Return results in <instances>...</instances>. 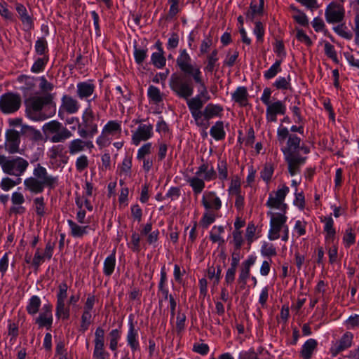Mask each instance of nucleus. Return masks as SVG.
Here are the masks:
<instances>
[{
	"mask_svg": "<svg viewBox=\"0 0 359 359\" xmlns=\"http://www.w3.org/2000/svg\"><path fill=\"white\" fill-rule=\"evenodd\" d=\"M218 178L224 181L228 178L227 165L225 161H219L217 163ZM217 174L212 165L208 163H203L198 168L191 177L186 179V182L191 187L194 195L197 196L203 192L205 188V182L216 180Z\"/></svg>",
	"mask_w": 359,
	"mask_h": 359,
	"instance_id": "nucleus-1",
	"label": "nucleus"
},
{
	"mask_svg": "<svg viewBox=\"0 0 359 359\" xmlns=\"http://www.w3.org/2000/svg\"><path fill=\"white\" fill-rule=\"evenodd\" d=\"M176 64L178 68L184 74L192 77L194 82L198 85V97L205 102L210 100L205 81L203 79L202 72L196 64L192 62L191 57L186 49H181L176 59Z\"/></svg>",
	"mask_w": 359,
	"mask_h": 359,
	"instance_id": "nucleus-2",
	"label": "nucleus"
},
{
	"mask_svg": "<svg viewBox=\"0 0 359 359\" xmlns=\"http://www.w3.org/2000/svg\"><path fill=\"white\" fill-rule=\"evenodd\" d=\"M33 175L24 180L25 189L34 194H41L45 188L54 189L59 184V177L48 173L40 163L34 165Z\"/></svg>",
	"mask_w": 359,
	"mask_h": 359,
	"instance_id": "nucleus-3",
	"label": "nucleus"
},
{
	"mask_svg": "<svg viewBox=\"0 0 359 359\" xmlns=\"http://www.w3.org/2000/svg\"><path fill=\"white\" fill-rule=\"evenodd\" d=\"M201 203L205 211L199 223L203 228L208 229L220 217L222 201L215 191H205L202 195Z\"/></svg>",
	"mask_w": 359,
	"mask_h": 359,
	"instance_id": "nucleus-4",
	"label": "nucleus"
},
{
	"mask_svg": "<svg viewBox=\"0 0 359 359\" xmlns=\"http://www.w3.org/2000/svg\"><path fill=\"white\" fill-rule=\"evenodd\" d=\"M50 102V96L32 97L26 100L27 116L34 121H42L52 117L55 114V109L48 111L47 108Z\"/></svg>",
	"mask_w": 359,
	"mask_h": 359,
	"instance_id": "nucleus-5",
	"label": "nucleus"
},
{
	"mask_svg": "<svg viewBox=\"0 0 359 359\" xmlns=\"http://www.w3.org/2000/svg\"><path fill=\"white\" fill-rule=\"evenodd\" d=\"M122 136V122L119 120H109L102 127L95 142L100 149L109 147L113 140Z\"/></svg>",
	"mask_w": 359,
	"mask_h": 359,
	"instance_id": "nucleus-6",
	"label": "nucleus"
},
{
	"mask_svg": "<svg viewBox=\"0 0 359 359\" xmlns=\"http://www.w3.org/2000/svg\"><path fill=\"white\" fill-rule=\"evenodd\" d=\"M277 139L281 146L280 150L284 156L299 155L301 138L294 134H290L286 127H279L277 130Z\"/></svg>",
	"mask_w": 359,
	"mask_h": 359,
	"instance_id": "nucleus-7",
	"label": "nucleus"
},
{
	"mask_svg": "<svg viewBox=\"0 0 359 359\" xmlns=\"http://www.w3.org/2000/svg\"><path fill=\"white\" fill-rule=\"evenodd\" d=\"M290 192V188L285 184H280L276 191L269 193L266 202L269 211H274L276 214H287L288 205L285 199Z\"/></svg>",
	"mask_w": 359,
	"mask_h": 359,
	"instance_id": "nucleus-8",
	"label": "nucleus"
},
{
	"mask_svg": "<svg viewBox=\"0 0 359 359\" xmlns=\"http://www.w3.org/2000/svg\"><path fill=\"white\" fill-rule=\"evenodd\" d=\"M29 165L28 161L22 157L0 155V165L6 175L20 177L26 172Z\"/></svg>",
	"mask_w": 359,
	"mask_h": 359,
	"instance_id": "nucleus-9",
	"label": "nucleus"
},
{
	"mask_svg": "<svg viewBox=\"0 0 359 359\" xmlns=\"http://www.w3.org/2000/svg\"><path fill=\"white\" fill-rule=\"evenodd\" d=\"M99 116L93 111L90 104L83 110L81 116V127H79L78 134L85 138L87 136L93 137L98 133Z\"/></svg>",
	"mask_w": 359,
	"mask_h": 359,
	"instance_id": "nucleus-10",
	"label": "nucleus"
},
{
	"mask_svg": "<svg viewBox=\"0 0 359 359\" xmlns=\"http://www.w3.org/2000/svg\"><path fill=\"white\" fill-rule=\"evenodd\" d=\"M42 130L46 137L53 143L64 142L73 135L67 128L55 120L46 123Z\"/></svg>",
	"mask_w": 359,
	"mask_h": 359,
	"instance_id": "nucleus-11",
	"label": "nucleus"
},
{
	"mask_svg": "<svg viewBox=\"0 0 359 359\" xmlns=\"http://www.w3.org/2000/svg\"><path fill=\"white\" fill-rule=\"evenodd\" d=\"M267 215L270 217L267 237L269 241L278 240L280 237V232L288 227L286 224L287 216L286 214H276L274 211H268Z\"/></svg>",
	"mask_w": 359,
	"mask_h": 359,
	"instance_id": "nucleus-12",
	"label": "nucleus"
},
{
	"mask_svg": "<svg viewBox=\"0 0 359 359\" xmlns=\"http://www.w3.org/2000/svg\"><path fill=\"white\" fill-rule=\"evenodd\" d=\"M69 285L65 281L60 283L56 293L55 316L60 320H67L69 318V309L67 306Z\"/></svg>",
	"mask_w": 359,
	"mask_h": 359,
	"instance_id": "nucleus-13",
	"label": "nucleus"
},
{
	"mask_svg": "<svg viewBox=\"0 0 359 359\" xmlns=\"http://www.w3.org/2000/svg\"><path fill=\"white\" fill-rule=\"evenodd\" d=\"M169 86L177 97L184 100H187L194 93L192 83L175 74H172L170 76Z\"/></svg>",
	"mask_w": 359,
	"mask_h": 359,
	"instance_id": "nucleus-14",
	"label": "nucleus"
},
{
	"mask_svg": "<svg viewBox=\"0 0 359 359\" xmlns=\"http://www.w3.org/2000/svg\"><path fill=\"white\" fill-rule=\"evenodd\" d=\"M22 100L19 94L8 92L0 96V111L4 114L15 113L21 107Z\"/></svg>",
	"mask_w": 359,
	"mask_h": 359,
	"instance_id": "nucleus-15",
	"label": "nucleus"
},
{
	"mask_svg": "<svg viewBox=\"0 0 359 359\" xmlns=\"http://www.w3.org/2000/svg\"><path fill=\"white\" fill-rule=\"evenodd\" d=\"M345 16L344 5L336 1H332L325 8V17L327 23H341Z\"/></svg>",
	"mask_w": 359,
	"mask_h": 359,
	"instance_id": "nucleus-16",
	"label": "nucleus"
},
{
	"mask_svg": "<svg viewBox=\"0 0 359 359\" xmlns=\"http://www.w3.org/2000/svg\"><path fill=\"white\" fill-rule=\"evenodd\" d=\"M153 135L154 130L151 124H140L135 130L132 131L131 143L138 146L142 142H147Z\"/></svg>",
	"mask_w": 359,
	"mask_h": 359,
	"instance_id": "nucleus-17",
	"label": "nucleus"
},
{
	"mask_svg": "<svg viewBox=\"0 0 359 359\" xmlns=\"http://www.w3.org/2000/svg\"><path fill=\"white\" fill-rule=\"evenodd\" d=\"M95 85L93 81L79 82L76 84V95L80 100H86L88 104L97 97L95 94Z\"/></svg>",
	"mask_w": 359,
	"mask_h": 359,
	"instance_id": "nucleus-18",
	"label": "nucleus"
},
{
	"mask_svg": "<svg viewBox=\"0 0 359 359\" xmlns=\"http://www.w3.org/2000/svg\"><path fill=\"white\" fill-rule=\"evenodd\" d=\"M93 149H94L93 142L82 138L74 139L67 144V151L71 156L77 155L87 150L91 151Z\"/></svg>",
	"mask_w": 359,
	"mask_h": 359,
	"instance_id": "nucleus-19",
	"label": "nucleus"
},
{
	"mask_svg": "<svg viewBox=\"0 0 359 359\" xmlns=\"http://www.w3.org/2000/svg\"><path fill=\"white\" fill-rule=\"evenodd\" d=\"M6 140L4 142L5 150L8 154L20 153V133L13 130H8L6 133Z\"/></svg>",
	"mask_w": 359,
	"mask_h": 359,
	"instance_id": "nucleus-20",
	"label": "nucleus"
},
{
	"mask_svg": "<svg viewBox=\"0 0 359 359\" xmlns=\"http://www.w3.org/2000/svg\"><path fill=\"white\" fill-rule=\"evenodd\" d=\"M353 339V334L350 332H346L342 337L335 342H332L330 351L333 357H336L339 353L351 346Z\"/></svg>",
	"mask_w": 359,
	"mask_h": 359,
	"instance_id": "nucleus-21",
	"label": "nucleus"
},
{
	"mask_svg": "<svg viewBox=\"0 0 359 359\" xmlns=\"http://www.w3.org/2000/svg\"><path fill=\"white\" fill-rule=\"evenodd\" d=\"M286 105L282 100H276L266 106V119L267 122H276L278 115H284Z\"/></svg>",
	"mask_w": 359,
	"mask_h": 359,
	"instance_id": "nucleus-22",
	"label": "nucleus"
},
{
	"mask_svg": "<svg viewBox=\"0 0 359 359\" xmlns=\"http://www.w3.org/2000/svg\"><path fill=\"white\" fill-rule=\"evenodd\" d=\"M256 260L257 257L254 255H250L242 262L239 269L238 283H241L243 285L247 283L248 279L250 277L251 267L255 264Z\"/></svg>",
	"mask_w": 359,
	"mask_h": 359,
	"instance_id": "nucleus-23",
	"label": "nucleus"
},
{
	"mask_svg": "<svg viewBox=\"0 0 359 359\" xmlns=\"http://www.w3.org/2000/svg\"><path fill=\"white\" fill-rule=\"evenodd\" d=\"M80 107L81 105L76 98L69 95H64L61 98L59 113L60 114L62 111L69 114H76L79 110Z\"/></svg>",
	"mask_w": 359,
	"mask_h": 359,
	"instance_id": "nucleus-24",
	"label": "nucleus"
},
{
	"mask_svg": "<svg viewBox=\"0 0 359 359\" xmlns=\"http://www.w3.org/2000/svg\"><path fill=\"white\" fill-rule=\"evenodd\" d=\"M288 165V172L291 176H294L300 172V168L304 165L306 157L300 155L284 156Z\"/></svg>",
	"mask_w": 359,
	"mask_h": 359,
	"instance_id": "nucleus-25",
	"label": "nucleus"
},
{
	"mask_svg": "<svg viewBox=\"0 0 359 359\" xmlns=\"http://www.w3.org/2000/svg\"><path fill=\"white\" fill-rule=\"evenodd\" d=\"M17 81L21 86L19 89L23 93L25 96H28L33 93L35 88V78L27 75H20Z\"/></svg>",
	"mask_w": 359,
	"mask_h": 359,
	"instance_id": "nucleus-26",
	"label": "nucleus"
},
{
	"mask_svg": "<svg viewBox=\"0 0 359 359\" xmlns=\"http://www.w3.org/2000/svg\"><path fill=\"white\" fill-rule=\"evenodd\" d=\"M15 10L26 30H31L34 27V22L32 17L28 14L26 7L21 3H15Z\"/></svg>",
	"mask_w": 359,
	"mask_h": 359,
	"instance_id": "nucleus-27",
	"label": "nucleus"
},
{
	"mask_svg": "<svg viewBox=\"0 0 359 359\" xmlns=\"http://www.w3.org/2000/svg\"><path fill=\"white\" fill-rule=\"evenodd\" d=\"M248 97L249 94L245 86H238L231 94L232 100L242 107L248 104Z\"/></svg>",
	"mask_w": 359,
	"mask_h": 359,
	"instance_id": "nucleus-28",
	"label": "nucleus"
},
{
	"mask_svg": "<svg viewBox=\"0 0 359 359\" xmlns=\"http://www.w3.org/2000/svg\"><path fill=\"white\" fill-rule=\"evenodd\" d=\"M264 0H259V4L252 0L249 10L246 12L247 20L253 22L256 16H261L264 13Z\"/></svg>",
	"mask_w": 359,
	"mask_h": 359,
	"instance_id": "nucleus-29",
	"label": "nucleus"
},
{
	"mask_svg": "<svg viewBox=\"0 0 359 359\" xmlns=\"http://www.w3.org/2000/svg\"><path fill=\"white\" fill-rule=\"evenodd\" d=\"M126 341L128 345L130 347L133 353L140 350V344L138 341V332L135 330L133 323L129 325Z\"/></svg>",
	"mask_w": 359,
	"mask_h": 359,
	"instance_id": "nucleus-30",
	"label": "nucleus"
},
{
	"mask_svg": "<svg viewBox=\"0 0 359 359\" xmlns=\"http://www.w3.org/2000/svg\"><path fill=\"white\" fill-rule=\"evenodd\" d=\"M67 224L70 229V234L74 238H82L88 233V229H90L88 225L80 226L72 219H68Z\"/></svg>",
	"mask_w": 359,
	"mask_h": 359,
	"instance_id": "nucleus-31",
	"label": "nucleus"
},
{
	"mask_svg": "<svg viewBox=\"0 0 359 359\" xmlns=\"http://www.w3.org/2000/svg\"><path fill=\"white\" fill-rule=\"evenodd\" d=\"M116 250L114 249L111 253L107 256L103 263V273L106 276H110L114 273L116 267Z\"/></svg>",
	"mask_w": 359,
	"mask_h": 359,
	"instance_id": "nucleus-32",
	"label": "nucleus"
},
{
	"mask_svg": "<svg viewBox=\"0 0 359 359\" xmlns=\"http://www.w3.org/2000/svg\"><path fill=\"white\" fill-rule=\"evenodd\" d=\"M318 342L314 339H309L303 344L301 350V356L304 359H310L316 350Z\"/></svg>",
	"mask_w": 359,
	"mask_h": 359,
	"instance_id": "nucleus-33",
	"label": "nucleus"
},
{
	"mask_svg": "<svg viewBox=\"0 0 359 359\" xmlns=\"http://www.w3.org/2000/svg\"><path fill=\"white\" fill-rule=\"evenodd\" d=\"M222 111L223 107L220 104L209 103L203 110V116L209 121L213 117L219 116Z\"/></svg>",
	"mask_w": 359,
	"mask_h": 359,
	"instance_id": "nucleus-34",
	"label": "nucleus"
},
{
	"mask_svg": "<svg viewBox=\"0 0 359 359\" xmlns=\"http://www.w3.org/2000/svg\"><path fill=\"white\" fill-rule=\"evenodd\" d=\"M21 132L33 142H39L43 141L41 133L32 126L22 125Z\"/></svg>",
	"mask_w": 359,
	"mask_h": 359,
	"instance_id": "nucleus-35",
	"label": "nucleus"
},
{
	"mask_svg": "<svg viewBox=\"0 0 359 359\" xmlns=\"http://www.w3.org/2000/svg\"><path fill=\"white\" fill-rule=\"evenodd\" d=\"M34 321L39 328L46 327L49 330L51 328L53 322V314L41 312L39 316L34 319Z\"/></svg>",
	"mask_w": 359,
	"mask_h": 359,
	"instance_id": "nucleus-36",
	"label": "nucleus"
},
{
	"mask_svg": "<svg viewBox=\"0 0 359 359\" xmlns=\"http://www.w3.org/2000/svg\"><path fill=\"white\" fill-rule=\"evenodd\" d=\"M41 305V300L40 297L37 295H33L29 299L27 302L26 311L28 314L34 316L39 312Z\"/></svg>",
	"mask_w": 359,
	"mask_h": 359,
	"instance_id": "nucleus-37",
	"label": "nucleus"
},
{
	"mask_svg": "<svg viewBox=\"0 0 359 359\" xmlns=\"http://www.w3.org/2000/svg\"><path fill=\"white\" fill-rule=\"evenodd\" d=\"M210 134L215 140H222L224 139L226 133L224 129L223 121H217L210 128Z\"/></svg>",
	"mask_w": 359,
	"mask_h": 359,
	"instance_id": "nucleus-38",
	"label": "nucleus"
},
{
	"mask_svg": "<svg viewBox=\"0 0 359 359\" xmlns=\"http://www.w3.org/2000/svg\"><path fill=\"white\" fill-rule=\"evenodd\" d=\"M169 4V10L168 12V17L169 18H174L181 11L184 6L183 0H168Z\"/></svg>",
	"mask_w": 359,
	"mask_h": 359,
	"instance_id": "nucleus-39",
	"label": "nucleus"
},
{
	"mask_svg": "<svg viewBox=\"0 0 359 359\" xmlns=\"http://www.w3.org/2000/svg\"><path fill=\"white\" fill-rule=\"evenodd\" d=\"M224 232L223 226H214L210 232V239L212 243H217L219 245L224 243L222 234Z\"/></svg>",
	"mask_w": 359,
	"mask_h": 359,
	"instance_id": "nucleus-40",
	"label": "nucleus"
},
{
	"mask_svg": "<svg viewBox=\"0 0 359 359\" xmlns=\"http://www.w3.org/2000/svg\"><path fill=\"white\" fill-rule=\"evenodd\" d=\"M186 100L190 113L201 111L203 104L206 102L203 100L196 96L192 98L189 97Z\"/></svg>",
	"mask_w": 359,
	"mask_h": 359,
	"instance_id": "nucleus-41",
	"label": "nucleus"
},
{
	"mask_svg": "<svg viewBox=\"0 0 359 359\" xmlns=\"http://www.w3.org/2000/svg\"><path fill=\"white\" fill-rule=\"evenodd\" d=\"M218 51L217 50L215 49L212 51V53L207 56V65L204 67V71L207 72L212 73L215 69V67H218Z\"/></svg>",
	"mask_w": 359,
	"mask_h": 359,
	"instance_id": "nucleus-42",
	"label": "nucleus"
},
{
	"mask_svg": "<svg viewBox=\"0 0 359 359\" xmlns=\"http://www.w3.org/2000/svg\"><path fill=\"white\" fill-rule=\"evenodd\" d=\"M147 95L153 104H157L163 101V95L161 90L154 86H150L148 88Z\"/></svg>",
	"mask_w": 359,
	"mask_h": 359,
	"instance_id": "nucleus-43",
	"label": "nucleus"
},
{
	"mask_svg": "<svg viewBox=\"0 0 359 359\" xmlns=\"http://www.w3.org/2000/svg\"><path fill=\"white\" fill-rule=\"evenodd\" d=\"M48 55H44L41 57L37 58L31 67V72L35 74H39L43 72L48 62Z\"/></svg>",
	"mask_w": 359,
	"mask_h": 359,
	"instance_id": "nucleus-44",
	"label": "nucleus"
},
{
	"mask_svg": "<svg viewBox=\"0 0 359 359\" xmlns=\"http://www.w3.org/2000/svg\"><path fill=\"white\" fill-rule=\"evenodd\" d=\"M281 63L282 60H276L268 70L264 72V77L268 80L274 78L282 70Z\"/></svg>",
	"mask_w": 359,
	"mask_h": 359,
	"instance_id": "nucleus-45",
	"label": "nucleus"
},
{
	"mask_svg": "<svg viewBox=\"0 0 359 359\" xmlns=\"http://www.w3.org/2000/svg\"><path fill=\"white\" fill-rule=\"evenodd\" d=\"M151 62L156 68H163L166 64V59L164 57V52L153 53L151 56Z\"/></svg>",
	"mask_w": 359,
	"mask_h": 359,
	"instance_id": "nucleus-46",
	"label": "nucleus"
},
{
	"mask_svg": "<svg viewBox=\"0 0 359 359\" xmlns=\"http://www.w3.org/2000/svg\"><path fill=\"white\" fill-rule=\"evenodd\" d=\"M274 172V165L272 163L264 164L260 172V177L266 183H269Z\"/></svg>",
	"mask_w": 359,
	"mask_h": 359,
	"instance_id": "nucleus-47",
	"label": "nucleus"
},
{
	"mask_svg": "<svg viewBox=\"0 0 359 359\" xmlns=\"http://www.w3.org/2000/svg\"><path fill=\"white\" fill-rule=\"evenodd\" d=\"M260 252L263 257H267L276 256L277 254L276 249L273 244L267 241L262 242Z\"/></svg>",
	"mask_w": 359,
	"mask_h": 359,
	"instance_id": "nucleus-48",
	"label": "nucleus"
},
{
	"mask_svg": "<svg viewBox=\"0 0 359 359\" xmlns=\"http://www.w3.org/2000/svg\"><path fill=\"white\" fill-rule=\"evenodd\" d=\"M294 11L292 18L294 21L302 27H307L309 25V18L306 15L299 9L292 7Z\"/></svg>",
	"mask_w": 359,
	"mask_h": 359,
	"instance_id": "nucleus-49",
	"label": "nucleus"
},
{
	"mask_svg": "<svg viewBox=\"0 0 359 359\" xmlns=\"http://www.w3.org/2000/svg\"><path fill=\"white\" fill-rule=\"evenodd\" d=\"M291 77L288 75L287 77L279 76L276 79L273 86L278 90H291L292 86L290 83Z\"/></svg>",
	"mask_w": 359,
	"mask_h": 359,
	"instance_id": "nucleus-50",
	"label": "nucleus"
},
{
	"mask_svg": "<svg viewBox=\"0 0 359 359\" xmlns=\"http://www.w3.org/2000/svg\"><path fill=\"white\" fill-rule=\"evenodd\" d=\"M252 32L256 36L257 42L259 43H263L265 34V27L261 21L257 20L255 22V27Z\"/></svg>",
	"mask_w": 359,
	"mask_h": 359,
	"instance_id": "nucleus-51",
	"label": "nucleus"
},
{
	"mask_svg": "<svg viewBox=\"0 0 359 359\" xmlns=\"http://www.w3.org/2000/svg\"><path fill=\"white\" fill-rule=\"evenodd\" d=\"M36 53L39 55H48V42L45 38L41 37L39 38L36 42L34 46Z\"/></svg>",
	"mask_w": 359,
	"mask_h": 359,
	"instance_id": "nucleus-52",
	"label": "nucleus"
},
{
	"mask_svg": "<svg viewBox=\"0 0 359 359\" xmlns=\"http://www.w3.org/2000/svg\"><path fill=\"white\" fill-rule=\"evenodd\" d=\"M153 149V144L150 142L143 144L137 150V159L141 161L142 158H146L147 156L151 154Z\"/></svg>",
	"mask_w": 359,
	"mask_h": 359,
	"instance_id": "nucleus-53",
	"label": "nucleus"
},
{
	"mask_svg": "<svg viewBox=\"0 0 359 359\" xmlns=\"http://www.w3.org/2000/svg\"><path fill=\"white\" fill-rule=\"evenodd\" d=\"M121 338V332L118 329L112 330L109 334V348L114 351L118 348V342Z\"/></svg>",
	"mask_w": 359,
	"mask_h": 359,
	"instance_id": "nucleus-54",
	"label": "nucleus"
},
{
	"mask_svg": "<svg viewBox=\"0 0 359 359\" xmlns=\"http://www.w3.org/2000/svg\"><path fill=\"white\" fill-rule=\"evenodd\" d=\"M355 242V234L352 228L346 229L343 236V244L346 248H350Z\"/></svg>",
	"mask_w": 359,
	"mask_h": 359,
	"instance_id": "nucleus-55",
	"label": "nucleus"
},
{
	"mask_svg": "<svg viewBox=\"0 0 359 359\" xmlns=\"http://www.w3.org/2000/svg\"><path fill=\"white\" fill-rule=\"evenodd\" d=\"M334 32L339 36L350 40L353 37L352 33L348 29L347 27L344 23H341L336 27H333Z\"/></svg>",
	"mask_w": 359,
	"mask_h": 359,
	"instance_id": "nucleus-56",
	"label": "nucleus"
},
{
	"mask_svg": "<svg viewBox=\"0 0 359 359\" xmlns=\"http://www.w3.org/2000/svg\"><path fill=\"white\" fill-rule=\"evenodd\" d=\"M147 48H139L137 46L134 47V59L135 62L142 65L144 62L145 59L147 57Z\"/></svg>",
	"mask_w": 359,
	"mask_h": 359,
	"instance_id": "nucleus-57",
	"label": "nucleus"
},
{
	"mask_svg": "<svg viewBox=\"0 0 359 359\" xmlns=\"http://www.w3.org/2000/svg\"><path fill=\"white\" fill-rule=\"evenodd\" d=\"M197 126L207 129L209 126L208 120L203 116V111L191 113Z\"/></svg>",
	"mask_w": 359,
	"mask_h": 359,
	"instance_id": "nucleus-58",
	"label": "nucleus"
},
{
	"mask_svg": "<svg viewBox=\"0 0 359 359\" xmlns=\"http://www.w3.org/2000/svg\"><path fill=\"white\" fill-rule=\"evenodd\" d=\"M187 317L184 313L179 311L177 313L176 323H175V330L177 334H181L186 326Z\"/></svg>",
	"mask_w": 359,
	"mask_h": 359,
	"instance_id": "nucleus-59",
	"label": "nucleus"
},
{
	"mask_svg": "<svg viewBox=\"0 0 359 359\" xmlns=\"http://www.w3.org/2000/svg\"><path fill=\"white\" fill-rule=\"evenodd\" d=\"M92 314L91 311H84L81 315V321L80 325L79 330L82 332H85L89 327L91 323Z\"/></svg>",
	"mask_w": 359,
	"mask_h": 359,
	"instance_id": "nucleus-60",
	"label": "nucleus"
},
{
	"mask_svg": "<svg viewBox=\"0 0 359 359\" xmlns=\"http://www.w3.org/2000/svg\"><path fill=\"white\" fill-rule=\"evenodd\" d=\"M131 168H132V157L131 156H126L120 165V172L121 174L124 175L125 176H130L131 175Z\"/></svg>",
	"mask_w": 359,
	"mask_h": 359,
	"instance_id": "nucleus-61",
	"label": "nucleus"
},
{
	"mask_svg": "<svg viewBox=\"0 0 359 359\" xmlns=\"http://www.w3.org/2000/svg\"><path fill=\"white\" fill-rule=\"evenodd\" d=\"M89 165L88 158L86 155H80L75 161V167L78 172H81L85 170Z\"/></svg>",
	"mask_w": 359,
	"mask_h": 359,
	"instance_id": "nucleus-62",
	"label": "nucleus"
},
{
	"mask_svg": "<svg viewBox=\"0 0 359 359\" xmlns=\"http://www.w3.org/2000/svg\"><path fill=\"white\" fill-rule=\"evenodd\" d=\"M21 178H18L16 181H14L11 178H9L8 177H4L1 182V187L4 191H8L15 186L19 184L21 182Z\"/></svg>",
	"mask_w": 359,
	"mask_h": 359,
	"instance_id": "nucleus-63",
	"label": "nucleus"
},
{
	"mask_svg": "<svg viewBox=\"0 0 359 359\" xmlns=\"http://www.w3.org/2000/svg\"><path fill=\"white\" fill-rule=\"evenodd\" d=\"M93 359H110L109 353L105 350L104 346L94 347Z\"/></svg>",
	"mask_w": 359,
	"mask_h": 359,
	"instance_id": "nucleus-64",
	"label": "nucleus"
}]
</instances>
